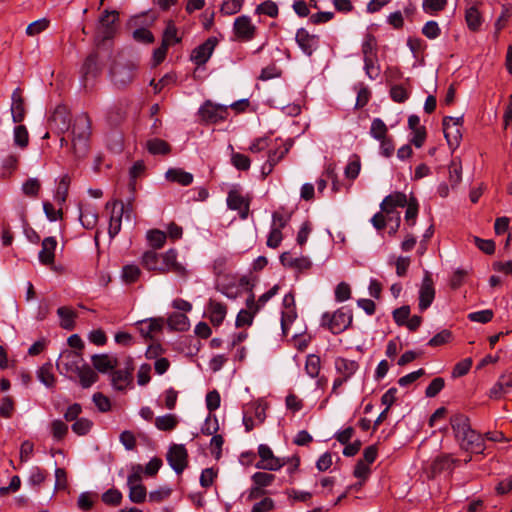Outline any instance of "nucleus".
Segmentation results:
<instances>
[{
  "instance_id": "obj_45",
  "label": "nucleus",
  "mask_w": 512,
  "mask_h": 512,
  "mask_svg": "<svg viewBox=\"0 0 512 512\" xmlns=\"http://www.w3.org/2000/svg\"><path fill=\"white\" fill-rule=\"evenodd\" d=\"M70 182V176L68 174H65L60 178L57 184L54 197L56 201L59 202L60 204L64 203L67 199Z\"/></svg>"
},
{
  "instance_id": "obj_7",
  "label": "nucleus",
  "mask_w": 512,
  "mask_h": 512,
  "mask_svg": "<svg viewBox=\"0 0 512 512\" xmlns=\"http://www.w3.org/2000/svg\"><path fill=\"white\" fill-rule=\"evenodd\" d=\"M335 369L338 376L334 379L332 393L337 394V389L357 372L359 364L354 360L338 357L335 360Z\"/></svg>"
},
{
  "instance_id": "obj_55",
  "label": "nucleus",
  "mask_w": 512,
  "mask_h": 512,
  "mask_svg": "<svg viewBox=\"0 0 512 512\" xmlns=\"http://www.w3.org/2000/svg\"><path fill=\"white\" fill-rule=\"evenodd\" d=\"M41 189V183L37 178H29L22 184V192L30 198H36Z\"/></svg>"
},
{
  "instance_id": "obj_13",
  "label": "nucleus",
  "mask_w": 512,
  "mask_h": 512,
  "mask_svg": "<svg viewBox=\"0 0 512 512\" xmlns=\"http://www.w3.org/2000/svg\"><path fill=\"white\" fill-rule=\"evenodd\" d=\"M106 209H111V216L109 219L108 233L110 238H114L121 230L122 217L125 213L124 203L120 200L108 202ZM128 213V209L126 210Z\"/></svg>"
},
{
  "instance_id": "obj_49",
  "label": "nucleus",
  "mask_w": 512,
  "mask_h": 512,
  "mask_svg": "<svg viewBox=\"0 0 512 512\" xmlns=\"http://www.w3.org/2000/svg\"><path fill=\"white\" fill-rule=\"evenodd\" d=\"M245 0H223L220 6V13L231 16L241 11Z\"/></svg>"
},
{
  "instance_id": "obj_17",
  "label": "nucleus",
  "mask_w": 512,
  "mask_h": 512,
  "mask_svg": "<svg viewBox=\"0 0 512 512\" xmlns=\"http://www.w3.org/2000/svg\"><path fill=\"white\" fill-rule=\"evenodd\" d=\"M71 115L66 105H58L49 118L51 127L57 129L60 133H65L70 129Z\"/></svg>"
},
{
  "instance_id": "obj_19",
  "label": "nucleus",
  "mask_w": 512,
  "mask_h": 512,
  "mask_svg": "<svg viewBox=\"0 0 512 512\" xmlns=\"http://www.w3.org/2000/svg\"><path fill=\"white\" fill-rule=\"evenodd\" d=\"M409 199L403 192H394L386 196L380 207L381 211L389 217V221H392L393 215L395 214L396 207H405Z\"/></svg>"
},
{
  "instance_id": "obj_48",
  "label": "nucleus",
  "mask_w": 512,
  "mask_h": 512,
  "mask_svg": "<svg viewBox=\"0 0 512 512\" xmlns=\"http://www.w3.org/2000/svg\"><path fill=\"white\" fill-rule=\"evenodd\" d=\"M321 369V359L318 355L309 354L306 357L305 371L311 378H316Z\"/></svg>"
},
{
  "instance_id": "obj_34",
  "label": "nucleus",
  "mask_w": 512,
  "mask_h": 512,
  "mask_svg": "<svg viewBox=\"0 0 512 512\" xmlns=\"http://www.w3.org/2000/svg\"><path fill=\"white\" fill-rule=\"evenodd\" d=\"M133 367L128 366L125 370H118L112 374V384L117 390H124L131 381Z\"/></svg>"
},
{
  "instance_id": "obj_41",
  "label": "nucleus",
  "mask_w": 512,
  "mask_h": 512,
  "mask_svg": "<svg viewBox=\"0 0 512 512\" xmlns=\"http://www.w3.org/2000/svg\"><path fill=\"white\" fill-rule=\"evenodd\" d=\"M363 61L366 76L371 80L377 79L381 73L378 56L365 57Z\"/></svg>"
},
{
  "instance_id": "obj_9",
  "label": "nucleus",
  "mask_w": 512,
  "mask_h": 512,
  "mask_svg": "<svg viewBox=\"0 0 512 512\" xmlns=\"http://www.w3.org/2000/svg\"><path fill=\"white\" fill-rule=\"evenodd\" d=\"M102 67L99 63V55L96 51L90 53L80 69L81 81L87 88L101 73Z\"/></svg>"
},
{
  "instance_id": "obj_38",
  "label": "nucleus",
  "mask_w": 512,
  "mask_h": 512,
  "mask_svg": "<svg viewBox=\"0 0 512 512\" xmlns=\"http://www.w3.org/2000/svg\"><path fill=\"white\" fill-rule=\"evenodd\" d=\"M363 58L378 56V42L376 37L371 33H366L361 45Z\"/></svg>"
},
{
  "instance_id": "obj_8",
  "label": "nucleus",
  "mask_w": 512,
  "mask_h": 512,
  "mask_svg": "<svg viewBox=\"0 0 512 512\" xmlns=\"http://www.w3.org/2000/svg\"><path fill=\"white\" fill-rule=\"evenodd\" d=\"M260 461L255 464L257 469L267 471H278L285 465V459L276 457L271 448L266 444L258 446Z\"/></svg>"
},
{
  "instance_id": "obj_61",
  "label": "nucleus",
  "mask_w": 512,
  "mask_h": 512,
  "mask_svg": "<svg viewBox=\"0 0 512 512\" xmlns=\"http://www.w3.org/2000/svg\"><path fill=\"white\" fill-rule=\"evenodd\" d=\"M14 143L21 148L28 146L29 134L24 125H18L14 128Z\"/></svg>"
},
{
  "instance_id": "obj_43",
  "label": "nucleus",
  "mask_w": 512,
  "mask_h": 512,
  "mask_svg": "<svg viewBox=\"0 0 512 512\" xmlns=\"http://www.w3.org/2000/svg\"><path fill=\"white\" fill-rule=\"evenodd\" d=\"M465 20L471 31H478L482 25V16L475 6L469 7L465 12Z\"/></svg>"
},
{
  "instance_id": "obj_59",
  "label": "nucleus",
  "mask_w": 512,
  "mask_h": 512,
  "mask_svg": "<svg viewBox=\"0 0 512 512\" xmlns=\"http://www.w3.org/2000/svg\"><path fill=\"white\" fill-rule=\"evenodd\" d=\"M231 163L232 165L240 170V171H247L249 170L251 166V160L248 156L245 154L239 153V152H233L231 155Z\"/></svg>"
},
{
  "instance_id": "obj_33",
  "label": "nucleus",
  "mask_w": 512,
  "mask_h": 512,
  "mask_svg": "<svg viewBox=\"0 0 512 512\" xmlns=\"http://www.w3.org/2000/svg\"><path fill=\"white\" fill-rule=\"evenodd\" d=\"M282 265L294 272L296 275L302 273L311 267L309 258H280Z\"/></svg>"
},
{
  "instance_id": "obj_51",
  "label": "nucleus",
  "mask_w": 512,
  "mask_h": 512,
  "mask_svg": "<svg viewBox=\"0 0 512 512\" xmlns=\"http://www.w3.org/2000/svg\"><path fill=\"white\" fill-rule=\"evenodd\" d=\"M462 179V165L459 158H454L449 165V181L454 187L460 183Z\"/></svg>"
},
{
  "instance_id": "obj_27",
  "label": "nucleus",
  "mask_w": 512,
  "mask_h": 512,
  "mask_svg": "<svg viewBox=\"0 0 512 512\" xmlns=\"http://www.w3.org/2000/svg\"><path fill=\"white\" fill-rule=\"evenodd\" d=\"M512 389V373L502 374L490 389V398L499 399Z\"/></svg>"
},
{
  "instance_id": "obj_39",
  "label": "nucleus",
  "mask_w": 512,
  "mask_h": 512,
  "mask_svg": "<svg viewBox=\"0 0 512 512\" xmlns=\"http://www.w3.org/2000/svg\"><path fill=\"white\" fill-rule=\"evenodd\" d=\"M60 318V326L66 330H72L75 326L76 313L69 307H60L57 310Z\"/></svg>"
},
{
  "instance_id": "obj_32",
  "label": "nucleus",
  "mask_w": 512,
  "mask_h": 512,
  "mask_svg": "<svg viewBox=\"0 0 512 512\" xmlns=\"http://www.w3.org/2000/svg\"><path fill=\"white\" fill-rule=\"evenodd\" d=\"M165 177L168 181L178 183L182 186H188L193 182V175L181 168H170Z\"/></svg>"
},
{
  "instance_id": "obj_30",
  "label": "nucleus",
  "mask_w": 512,
  "mask_h": 512,
  "mask_svg": "<svg viewBox=\"0 0 512 512\" xmlns=\"http://www.w3.org/2000/svg\"><path fill=\"white\" fill-rule=\"evenodd\" d=\"M79 219L86 229H93L98 222L97 209L92 205H85L80 207Z\"/></svg>"
},
{
  "instance_id": "obj_36",
  "label": "nucleus",
  "mask_w": 512,
  "mask_h": 512,
  "mask_svg": "<svg viewBox=\"0 0 512 512\" xmlns=\"http://www.w3.org/2000/svg\"><path fill=\"white\" fill-rule=\"evenodd\" d=\"M155 427L160 431H172L179 424V418L175 414L158 416L154 420Z\"/></svg>"
},
{
  "instance_id": "obj_56",
  "label": "nucleus",
  "mask_w": 512,
  "mask_h": 512,
  "mask_svg": "<svg viewBox=\"0 0 512 512\" xmlns=\"http://www.w3.org/2000/svg\"><path fill=\"white\" fill-rule=\"evenodd\" d=\"M251 481L254 485H258L262 488H266L275 481V475L268 473V472H255L251 476Z\"/></svg>"
},
{
  "instance_id": "obj_64",
  "label": "nucleus",
  "mask_w": 512,
  "mask_h": 512,
  "mask_svg": "<svg viewBox=\"0 0 512 512\" xmlns=\"http://www.w3.org/2000/svg\"><path fill=\"white\" fill-rule=\"evenodd\" d=\"M93 426V422L87 418H79L72 424V431L79 435L83 436L90 432Z\"/></svg>"
},
{
  "instance_id": "obj_6",
  "label": "nucleus",
  "mask_w": 512,
  "mask_h": 512,
  "mask_svg": "<svg viewBox=\"0 0 512 512\" xmlns=\"http://www.w3.org/2000/svg\"><path fill=\"white\" fill-rule=\"evenodd\" d=\"M463 116L451 117L445 116L442 121L443 132L448 146L454 151L460 145L462 139L461 126Z\"/></svg>"
},
{
  "instance_id": "obj_53",
  "label": "nucleus",
  "mask_w": 512,
  "mask_h": 512,
  "mask_svg": "<svg viewBox=\"0 0 512 512\" xmlns=\"http://www.w3.org/2000/svg\"><path fill=\"white\" fill-rule=\"evenodd\" d=\"M388 128L380 118L373 119L370 128V134L376 140H382L387 137Z\"/></svg>"
},
{
  "instance_id": "obj_10",
  "label": "nucleus",
  "mask_w": 512,
  "mask_h": 512,
  "mask_svg": "<svg viewBox=\"0 0 512 512\" xmlns=\"http://www.w3.org/2000/svg\"><path fill=\"white\" fill-rule=\"evenodd\" d=\"M199 115L203 121L216 124L227 119L228 108L224 105L213 104L208 100L200 107Z\"/></svg>"
},
{
  "instance_id": "obj_31",
  "label": "nucleus",
  "mask_w": 512,
  "mask_h": 512,
  "mask_svg": "<svg viewBox=\"0 0 512 512\" xmlns=\"http://www.w3.org/2000/svg\"><path fill=\"white\" fill-rule=\"evenodd\" d=\"M139 332L144 338L151 339L155 333L159 332L162 329L163 326V320L162 319H146L143 321H140L139 323Z\"/></svg>"
},
{
  "instance_id": "obj_23",
  "label": "nucleus",
  "mask_w": 512,
  "mask_h": 512,
  "mask_svg": "<svg viewBox=\"0 0 512 512\" xmlns=\"http://www.w3.org/2000/svg\"><path fill=\"white\" fill-rule=\"evenodd\" d=\"M462 449L472 453H482L484 450L483 437L473 429L459 442Z\"/></svg>"
},
{
  "instance_id": "obj_24",
  "label": "nucleus",
  "mask_w": 512,
  "mask_h": 512,
  "mask_svg": "<svg viewBox=\"0 0 512 512\" xmlns=\"http://www.w3.org/2000/svg\"><path fill=\"white\" fill-rule=\"evenodd\" d=\"M279 289V285H274L271 289L262 294L257 301H255L254 294L251 293L246 300L247 308L252 309L254 312H259L272 297L278 294Z\"/></svg>"
},
{
  "instance_id": "obj_44",
  "label": "nucleus",
  "mask_w": 512,
  "mask_h": 512,
  "mask_svg": "<svg viewBox=\"0 0 512 512\" xmlns=\"http://www.w3.org/2000/svg\"><path fill=\"white\" fill-rule=\"evenodd\" d=\"M147 150L153 155H166L170 152V145L159 138H154L147 141L146 144Z\"/></svg>"
},
{
  "instance_id": "obj_12",
  "label": "nucleus",
  "mask_w": 512,
  "mask_h": 512,
  "mask_svg": "<svg viewBox=\"0 0 512 512\" xmlns=\"http://www.w3.org/2000/svg\"><path fill=\"white\" fill-rule=\"evenodd\" d=\"M167 461L171 468L181 474L188 465V452L183 444H173L167 453Z\"/></svg>"
},
{
  "instance_id": "obj_4",
  "label": "nucleus",
  "mask_w": 512,
  "mask_h": 512,
  "mask_svg": "<svg viewBox=\"0 0 512 512\" xmlns=\"http://www.w3.org/2000/svg\"><path fill=\"white\" fill-rule=\"evenodd\" d=\"M292 212L280 207L272 213V222L270 232L267 237V246L269 248H277L282 242V230L289 224Z\"/></svg>"
},
{
  "instance_id": "obj_40",
  "label": "nucleus",
  "mask_w": 512,
  "mask_h": 512,
  "mask_svg": "<svg viewBox=\"0 0 512 512\" xmlns=\"http://www.w3.org/2000/svg\"><path fill=\"white\" fill-rule=\"evenodd\" d=\"M75 374L79 377L80 383L84 388L90 387L98 379L96 372L86 364H84Z\"/></svg>"
},
{
  "instance_id": "obj_20",
  "label": "nucleus",
  "mask_w": 512,
  "mask_h": 512,
  "mask_svg": "<svg viewBox=\"0 0 512 512\" xmlns=\"http://www.w3.org/2000/svg\"><path fill=\"white\" fill-rule=\"evenodd\" d=\"M435 298V289L433 280L429 272H425L422 284L419 290V309L426 310L432 304Z\"/></svg>"
},
{
  "instance_id": "obj_3",
  "label": "nucleus",
  "mask_w": 512,
  "mask_h": 512,
  "mask_svg": "<svg viewBox=\"0 0 512 512\" xmlns=\"http://www.w3.org/2000/svg\"><path fill=\"white\" fill-rule=\"evenodd\" d=\"M142 265L149 271L156 273H173L179 277L188 275L187 265L178 262L176 258H142Z\"/></svg>"
},
{
  "instance_id": "obj_62",
  "label": "nucleus",
  "mask_w": 512,
  "mask_h": 512,
  "mask_svg": "<svg viewBox=\"0 0 512 512\" xmlns=\"http://www.w3.org/2000/svg\"><path fill=\"white\" fill-rule=\"evenodd\" d=\"M361 169L360 158L358 155H353L345 168V176L350 180H355Z\"/></svg>"
},
{
  "instance_id": "obj_50",
  "label": "nucleus",
  "mask_w": 512,
  "mask_h": 512,
  "mask_svg": "<svg viewBox=\"0 0 512 512\" xmlns=\"http://www.w3.org/2000/svg\"><path fill=\"white\" fill-rule=\"evenodd\" d=\"M407 209L405 212V221L407 225L414 226L418 215L419 204L414 196H410L408 203L406 204Z\"/></svg>"
},
{
  "instance_id": "obj_22",
  "label": "nucleus",
  "mask_w": 512,
  "mask_h": 512,
  "mask_svg": "<svg viewBox=\"0 0 512 512\" xmlns=\"http://www.w3.org/2000/svg\"><path fill=\"white\" fill-rule=\"evenodd\" d=\"M11 115L14 123H21L26 114L24 99L20 88H16L11 96Z\"/></svg>"
},
{
  "instance_id": "obj_16",
  "label": "nucleus",
  "mask_w": 512,
  "mask_h": 512,
  "mask_svg": "<svg viewBox=\"0 0 512 512\" xmlns=\"http://www.w3.org/2000/svg\"><path fill=\"white\" fill-rule=\"evenodd\" d=\"M233 32L238 39L250 41L255 37L256 26L252 23L249 16L242 15L235 19Z\"/></svg>"
},
{
  "instance_id": "obj_47",
  "label": "nucleus",
  "mask_w": 512,
  "mask_h": 512,
  "mask_svg": "<svg viewBox=\"0 0 512 512\" xmlns=\"http://www.w3.org/2000/svg\"><path fill=\"white\" fill-rule=\"evenodd\" d=\"M168 325L178 331H186L189 328V319L185 314L172 313L168 317Z\"/></svg>"
},
{
  "instance_id": "obj_25",
  "label": "nucleus",
  "mask_w": 512,
  "mask_h": 512,
  "mask_svg": "<svg viewBox=\"0 0 512 512\" xmlns=\"http://www.w3.org/2000/svg\"><path fill=\"white\" fill-rule=\"evenodd\" d=\"M450 423L455 434V438L458 442L463 440L466 434L472 430L470 427L469 419L462 414H456L451 417Z\"/></svg>"
},
{
  "instance_id": "obj_63",
  "label": "nucleus",
  "mask_w": 512,
  "mask_h": 512,
  "mask_svg": "<svg viewBox=\"0 0 512 512\" xmlns=\"http://www.w3.org/2000/svg\"><path fill=\"white\" fill-rule=\"evenodd\" d=\"M140 268L136 265H125L122 269V279L125 283L130 284L138 280L140 276Z\"/></svg>"
},
{
  "instance_id": "obj_21",
  "label": "nucleus",
  "mask_w": 512,
  "mask_h": 512,
  "mask_svg": "<svg viewBox=\"0 0 512 512\" xmlns=\"http://www.w3.org/2000/svg\"><path fill=\"white\" fill-rule=\"evenodd\" d=\"M83 365V358L75 351L63 352L57 363L59 369H64L66 373L73 374H75Z\"/></svg>"
},
{
  "instance_id": "obj_29",
  "label": "nucleus",
  "mask_w": 512,
  "mask_h": 512,
  "mask_svg": "<svg viewBox=\"0 0 512 512\" xmlns=\"http://www.w3.org/2000/svg\"><path fill=\"white\" fill-rule=\"evenodd\" d=\"M91 360L95 369L100 373L113 370L118 364L117 359L108 354L94 355Z\"/></svg>"
},
{
  "instance_id": "obj_28",
  "label": "nucleus",
  "mask_w": 512,
  "mask_h": 512,
  "mask_svg": "<svg viewBox=\"0 0 512 512\" xmlns=\"http://www.w3.org/2000/svg\"><path fill=\"white\" fill-rule=\"evenodd\" d=\"M207 313L211 323L214 326H219L224 321L227 314V307L221 302L210 300L207 308Z\"/></svg>"
},
{
  "instance_id": "obj_42",
  "label": "nucleus",
  "mask_w": 512,
  "mask_h": 512,
  "mask_svg": "<svg viewBox=\"0 0 512 512\" xmlns=\"http://www.w3.org/2000/svg\"><path fill=\"white\" fill-rule=\"evenodd\" d=\"M292 143L287 141L283 143L282 147L269 149L267 152V161L276 166L289 152Z\"/></svg>"
},
{
  "instance_id": "obj_46",
  "label": "nucleus",
  "mask_w": 512,
  "mask_h": 512,
  "mask_svg": "<svg viewBox=\"0 0 512 512\" xmlns=\"http://www.w3.org/2000/svg\"><path fill=\"white\" fill-rule=\"evenodd\" d=\"M37 377L46 387H52L55 383L52 364H43L37 371Z\"/></svg>"
},
{
  "instance_id": "obj_5",
  "label": "nucleus",
  "mask_w": 512,
  "mask_h": 512,
  "mask_svg": "<svg viewBox=\"0 0 512 512\" xmlns=\"http://www.w3.org/2000/svg\"><path fill=\"white\" fill-rule=\"evenodd\" d=\"M352 320V312L342 307L333 313H324L321 318V326L328 329L333 334H340L349 328Z\"/></svg>"
},
{
  "instance_id": "obj_14",
  "label": "nucleus",
  "mask_w": 512,
  "mask_h": 512,
  "mask_svg": "<svg viewBox=\"0 0 512 512\" xmlns=\"http://www.w3.org/2000/svg\"><path fill=\"white\" fill-rule=\"evenodd\" d=\"M119 19V13L116 10H105L99 19L98 33L102 40L112 39L116 33V22Z\"/></svg>"
},
{
  "instance_id": "obj_60",
  "label": "nucleus",
  "mask_w": 512,
  "mask_h": 512,
  "mask_svg": "<svg viewBox=\"0 0 512 512\" xmlns=\"http://www.w3.org/2000/svg\"><path fill=\"white\" fill-rule=\"evenodd\" d=\"M129 487V499L133 503H142L147 496L146 488L142 484L132 485Z\"/></svg>"
},
{
  "instance_id": "obj_52",
  "label": "nucleus",
  "mask_w": 512,
  "mask_h": 512,
  "mask_svg": "<svg viewBox=\"0 0 512 512\" xmlns=\"http://www.w3.org/2000/svg\"><path fill=\"white\" fill-rule=\"evenodd\" d=\"M455 460L451 455L445 454L437 457L432 464L433 473H440L445 470H450Z\"/></svg>"
},
{
  "instance_id": "obj_35",
  "label": "nucleus",
  "mask_w": 512,
  "mask_h": 512,
  "mask_svg": "<svg viewBox=\"0 0 512 512\" xmlns=\"http://www.w3.org/2000/svg\"><path fill=\"white\" fill-rule=\"evenodd\" d=\"M182 38L178 36V29L173 20H169L166 23V27L163 31L161 43L167 46H173L180 43Z\"/></svg>"
},
{
  "instance_id": "obj_1",
  "label": "nucleus",
  "mask_w": 512,
  "mask_h": 512,
  "mask_svg": "<svg viewBox=\"0 0 512 512\" xmlns=\"http://www.w3.org/2000/svg\"><path fill=\"white\" fill-rule=\"evenodd\" d=\"M74 154L82 157L88 152V140L91 135V120L87 113L77 115L71 126Z\"/></svg>"
},
{
  "instance_id": "obj_37",
  "label": "nucleus",
  "mask_w": 512,
  "mask_h": 512,
  "mask_svg": "<svg viewBox=\"0 0 512 512\" xmlns=\"http://www.w3.org/2000/svg\"><path fill=\"white\" fill-rule=\"evenodd\" d=\"M146 240L149 247L153 249H161L166 243L167 234L159 229H150L146 233Z\"/></svg>"
},
{
  "instance_id": "obj_57",
  "label": "nucleus",
  "mask_w": 512,
  "mask_h": 512,
  "mask_svg": "<svg viewBox=\"0 0 512 512\" xmlns=\"http://www.w3.org/2000/svg\"><path fill=\"white\" fill-rule=\"evenodd\" d=\"M278 6L275 2L271 1V0H267V1H264L262 2L261 4H259L256 9H255V13L258 14V15H267L271 18H275L278 16Z\"/></svg>"
},
{
  "instance_id": "obj_2",
  "label": "nucleus",
  "mask_w": 512,
  "mask_h": 512,
  "mask_svg": "<svg viewBox=\"0 0 512 512\" xmlns=\"http://www.w3.org/2000/svg\"><path fill=\"white\" fill-rule=\"evenodd\" d=\"M137 69V62L118 55L110 67L111 80L119 88L126 87L133 82Z\"/></svg>"
},
{
  "instance_id": "obj_58",
  "label": "nucleus",
  "mask_w": 512,
  "mask_h": 512,
  "mask_svg": "<svg viewBox=\"0 0 512 512\" xmlns=\"http://www.w3.org/2000/svg\"><path fill=\"white\" fill-rule=\"evenodd\" d=\"M126 117L125 111L118 106H114L107 112V122L112 126H118L121 124Z\"/></svg>"
},
{
  "instance_id": "obj_11",
  "label": "nucleus",
  "mask_w": 512,
  "mask_h": 512,
  "mask_svg": "<svg viewBox=\"0 0 512 512\" xmlns=\"http://www.w3.org/2000/svg\"><path fill=\"white\" fill-rule=\"evenodd\" d=\"M218 40L216 37H209L202 44L195 47L191 54L190 60L197 66H204L211 58Z\"/></svg>"
},
{
  "instance_id": "obj_18",
  "label": "nucleus",
  "mask_w": 512,
  "mask_h": 512,
  "mask_svg": "<svg viewBox=\"0 0 512 512\" xmlns=\"http://www.w3.org/2000/svg\"><path fill=\"white\" fill-rule=\"evenodd\" d=\"M250 199L245 198L238 189H231L227 195V206L238 210L241 219H246L249 213Z\"/></svg>"
},
{
  "instance_id": "obj_26",
  "label": "nucleus",
  "mask_w": 512,
  "mask_h": 512,
  "mask_svg": "<svg viewBox=\"0 0 512 512\" xmlns=\"http://www.w3.org/2000/svg\"><path fill=\"white\" fill-rule=\"evenodd\" d=\"M450 423L455 434V438L458 442L463 440L466 434L472 430L470 427L469 419L462 414H456L451 417Z\"/></svg>"
},
{
  "instance_id": "obj_15",
  "label": "nucleus",
  "mask_w": 512,
  "mask_h": 512,
  "mask_svg": "<svg viewBox=\"0 0 512 512\" xmlns=\"http://www.w3.org/2000/svg\"><path fill=\"white\" fill-rule=\"evenodd\" d=\"M295 40L302 52L309 57L319 47V36L310 34L305 28L297 30Z\"/></svg>"
},
{
  "instance_id": "obj_54",
  "label": "nucleus",
  "mask_w": 512,
  "mask_h": 512,
  "mask_svg": "<svg viewBox=\"0 0 512 512\" xmlns=\"http://www.w3.org/2000/svg\"><path fill=\"white\" fill-rule=\"evenodd\" d=\"M39 263L55 274H61L66 271V265L61 261V258H39Z\"/></svg>"
}]
</instances>
